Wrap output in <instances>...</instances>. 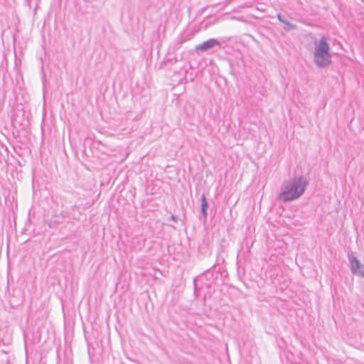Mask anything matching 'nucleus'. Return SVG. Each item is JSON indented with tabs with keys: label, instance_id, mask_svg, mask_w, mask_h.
Instances as JSON below:
<instances>
[{
	"label": "nucleus",
	"instance_id": "9",
	"mask_svg": "<svg viewBox=\"0 0 364 364\" xmlns=\"http://www.w3.org/2000/svg\"><path fill=\"white\" fill-rule=\"evenodd\" d=\"M171 220L174 221L175 223H177V222H178V218H177V217H176V216H175V215H172L171 216Z\"/></svg>",
	"mask_w": 364,
	"mask_h": 364
},
{
	"label": "nucleus",
	"instance_id": "1",
	"mask_svg": "<svg viewBox=\"0 0 364 364\" xmlns=\"http://www.w3.org/2000/svg\"><path fill=\"white\" fill-rule=\"evenodd\" d=\"M309 179L304 176H295L284 181L281 187L279 198L284 202H289L300 198L309 185Z\"/></svg>",
	"mask_w": 364,
	"mask_h": 364
},
{
	"label": "nucleus",
	"instance_id": "7",
	"mask_svg": "<svg viewBox=\"0 0 364 364\" xmlns=\"http://www.w3.org/2000/svg\"><path fill=\"white\" fill-rule=\"evenodd\" d=\"M284 24V29L287 31H292L296 29V25L291 23L290 21H287V19L283 23Z\"/></svg>",
	"mask_w": 364,
	"mask_h": 364
},
{
	"label": "nucleus",
	"instance_id": "5",
	"mask_svg": "<svg viewBox=\"0 0 364 364\" xmlns=\"http://www.w3.org/2000/svg\"><path fill=\"white\" fill-rule=\"evenodd\" d=\"M201 214L203 216L205 219H206L208 216V203L206 200V197L205 194H203L201 196Z\"/></svg>",
	"mask_w": 364,
	"mask_h": 364
},
{
	"label": "nucleus",
	"instance_id": "4",
	"mask_svg": "<svg viewBox=\"0 0 364 364\" xmlns=\"http://www.w3.org/2000/svg\"><path fill=\"white\" fill-rule=\"evenodd\" d=\"M215 46L220 47L221 43L215 38H210L198 45L196 49L201 52H206Z\"/></svg>",
	"mask_w": 364,
	"mask_h": 364
},
{
	"label": "nucleus",
	"instance_id": "8",
	"mask_svg": "<svg viewBox=\"0 0 364 364\" xmlns=\"http://www.w3.org/2000/svg\"><path fill=\"white\" fill-rule=\"evenodd\" d=\"M278 20L281 22V23H284V21L286 20V18L284 17V16L281 14H278L277 16Z\"/></svg>",
	"mask_w": 364,
	"mask_h": 364
},
{
	"label": "nucleus",
	"instance_id": "11",
	"mask_svg": "<svg viewBox=\"0 0 364 364\" xmlns=\"http://www.w3.org/2000/svg\"><path fill=\"white\" fill-rule=\"evenodd\" d=\"M76 208V205L72 207V209L74 210Z\"/></svg>",
	"mask_w": 364,
	"mask_h": 364
},
{
	"label": "nucleus",
	"instance_id": "3",
	"mask_svg": "<svg viewBox=\"0 0 364 364\" xmlns=\"http://www.w3.org/2000/svg\"><path fill=\"white\" fill-rule=\"evenodd\" d=\"M348 260L350 264V270L353 274H357L364 278V265L353 255H348Z\"/></svg>",
	"mask_w": 364,
	"mask_h": 364
},
{
	"label": "nucleus",
	"instance_id": "2",
	"mask_svg": "<svg viewBox=\"0 0 364 364\" xmlns=\"http://www.w3.org/2000/svg\"><path fill=\"white\" fill-rule=\"evenodd\" d=\"M330 45L326 36H322L315 44L314 63L318 68H326L332 63Z\"/></svg>",
	"mask_w": 364,
	"mask_h": 364
},
{
	"label": "nucleus",
	"instance_id": "10",
	"mask_svg": "<svg viewBox=\"0 0 364 364\" xmlns=\"http://www.w3.org/2000/svg\"><path fill=\"white\" fill-rule=\"evenodd\" d=\"M194 287H195V288L196 287V279L194 280Z\"/></svg>",
	"mask_w": 364,
	"mask_h": 364
},
{
	"label": "nucleus",
	"instance_id": "6",
	"mask_svg": "<svg viewBox=\"0 0 364 364\" xmlns=\"http://www.w3.org/2000/svg\"><path fill=\"white\" fill-rule=\"evenodd\" d=\"M359 22L355 23L356 27L359 29H363V31H360V35L364 37V12L360 11L358 14V19Z\"/></svg>",
	"mask_w": 364,
	"mask_h": 364
}]
</instances>
